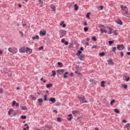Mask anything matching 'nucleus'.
<instances>
[{
	"mask_svg": "<svg viewBox=\"0 0 130 130\" xmlns=\"http://www.w3.org/2000/svg\"><path fill=\"white\" fill-rule=\"evenodd\" d=\"M78 99L80 101V103H88V102L86 100V99H85V96L84 95L78 96Z\"/></svg>",
	"mask_w": 130,
	"mask_h": 130,
	"instance_id": "f257e3e1",
	"label": "nucleus"
},
{
	"mask_svg": "<svg viewBox=\"0 0 130 130\" xmlns=\"http://www.w3.org/2000/svg\"><path fill=\"white\" fill-rule=\"evenodd\" d=\"M117 48L118 50H123V49H124V46L123 44H118L117 45Z\"/></svg>",
	"mask_w": 130,
	"mask_h": 130,
	"instance_id": "f03ea898",
	"label": "nucleus"
},
{
	"mask_svg": "<svg viewBox=\"0 0 130 130\" xmlns=\"http://www.w3.org/2000/svg\"><path fill=\"white\" fill-rule=\"evenodd\" d=\"M19 52L21 53H25L26 52V49L25 47H22L19 49Z\"/></svg>",
	"mask_w": 130,
	"mask_h": 130,
	"instance_id": "7ed1b4c3",
	"label": "nucleus"
},
{
	"mask_svg": "<svg viewBox=\"0 0 130 130\" xmlns=\"http://www.w3.org/2000/svg\"><path fill=\"white\" fill-rule=\"evenodd\" d=\"M26 53H27V54H31V53H32V49L26 47Z\"/></svg>",
	"mask_w": 130,
	"mask_h": 130,
	"instance_id": "20e7f679",
	"label": "nucleus"
},
{
	"mask_svg": "<svg viewBox=\"0 0 130 130\" xmlns=\"http://www.w3.org/2000/svg\"><path fill=\"white\" fill-rule=\"evenodd\" d=\"M122 10L125 11V14H127V13H128V9H127V7L124 6Z\"/></svg>",
	"mask_w": 130,
	"mask_h": 130,
	"instance_id": "39448f33",
	"label": "nucleus"
},
{
	"mask_svg": "<svg viewBox=\"0 0 130 130\" xmlns=\"http://www.w3.org/2000/svg\"><path fill=\"white\" fill-rule=\"evenodd\" d=\"M117 24H119V25H122V21L120 19L118 18L117 20L116 21Z\"/></svg>",
	"mask_w": 130,
	"mask_h": 130,
	"instance_id": "423d86ee",
	"label": "nucleus"
},
{
	"mask_svg": "<svg viewBox=\"0 0 130 130\" xmlns=\"http://www.w3.org/2000/svg\"><path fill=\"white\" fill-rule=\"evenodd\" d=\"M63 72H66V70L62 69V70H57V74H58L59 75H61V74H62V73H63Z\"/></svg>",
	"mask_w": 130,
	"mask_h": 130,
	"instance_id": "0eeeda50",
	"label": "nucleus"
},
{
	"mask_svg": "<svg viewBox=\"0 0 130 130\" xmlns=\"http://www.w3.org/2000/svg\"><path fill=\"white\" fill-rule=\"evenodd\" d=\"M49 101H51V102H52V103H55V101H56V100H55V98H51L49 99Z\"/></svg>",
	"mask_w": 130,
	"mask_h": 130,
	"instance_id": "6e6552de",
	"label": "nucleus"
},
{
	"mask_svg": "<svg viewBox=\"0 0 130 130\" xmlns=\"http://www.w3.org/2000/svg\"><path fill=\"white\" fill-rule=\"evenodd\" d=\"M18 52V49L16 48H13L12 50V53L13 54H15V53H17Z\"/></svg>",
	"mask_w": 130,
	"mask_h": 130,
	"instance_id": "1a4fd4ad",
	"label": "nucleus"
},
{
	"mask_svg": "<svg viewBox=\"0 0 130 130\" xmlns=\"http://www.w3.org/2000/svg\"><path fill=\"white\" fill-rule=\"evenodd\" d=\"M85 58V55L82 54L79 57V58L80 60H84V58Z\"/></svg>",
	"mask_w": 130,
	"mask_h": 130,
	"instance_id": "9d476101",
	"label": "nucleus"
},
{
	"mask_svg": "<svg viewBox=\"0 0 130 130\" xmlns=\"http://www.w3.org/2000/svg\"><path fill=\"white\" fill-rule=\"evenodd\" d=\"M129 126H130V124L129 123H128L127 124H126L125 125H124V127L125 128H127V129H129Z\"/></svg>",
	"mask_w": 130,
	"mask_h": 130,
	"instance_id": "9b49d317",
	"label": "nucleus"
},
{
	"mask_svg": "<svg viewBox=\"0 0 130 130\" xmlns=\"http://www.w3.org/2000/svg\"><path fill=\"white\" fill-rule=\"evenodd\" d=\"M108 64H110L111 66H112L113 64V61H112V59L108 60Z\"/></svg>",
	"mask_w": 130,
	"mask_h": 130,
	"instance_id": "f8f14e48",
	"label": "nucleus"
},
{
	"mask_svg": "<svg viewBox=\"0 0 130 130\" xmlns=\"http://www.w3.org/2000/svg\"><path fill=\"white\" fill-rule=\"evenodd\" d=\"M57 64H58V68H62V67H63V65L62 64V63H61V62H58Z\"/></svg>",
	"mask_w": 130,
	"mask_h": 130,
	"instance_id": "ddd939ff",
	"label": "nucleus"
},
{
	"mask_svg": "<svg viewBox=\"0 0 130 130\" xmlns=\"http://www.w3.org/2000/svg\"><path fill=\"white\" fill-rule=\"evenodd\" d=\"M40 34H42V35H43V36H45L46 34V31H40Z\"/></svg>",
	"mask_w": 130,
	"mask_h": 130,
	"instance_id": "4468645a",
	"label": "nucleus"
},
{
	"mask_svg": "<svg viewBox=\"0 0 130 130\" xmlns=\"http://www.w3.org/2000/svg\"><path fill=\"white\" fill-rule=\"evenodd\" d=\"M20 108L22 110H27V107L26 106H20Z\"/></svg>",
	"mask_w": 130,
	"mask_h": 130,
	"instance_id": "2eb2a0df",
	"label": "nucleus"
},
{
	"mask_svg": "<svg viewBox=\"0 0 130 130\" xmlns=\"http://www.w3.org/2000/svg\"><path fill=\"white\" fill-rule=\"evenodd\" d=\"M32 40H35V39H39V36L38 35H36L35 37H32Z\"/></svg>",
	"mask_w": 130,
	"mask_h": 130,
	"instance_id": "dca6fc26",
	"label": "nucleus"
},
{
	"mask_svg": "<svg viewBox=\"0 0 130 130\" xmlns=\"http://www.w3.org/2000/svg\"><path fill=\"white\" fill-rule=\"evenodd\" d=\"M69 117H70V118H68V120H69V121H70L72 120V119L73 118V115L72 114H69Z\"/></svg>",
	"mask_w": 130,
	"mask_h": 130,
	"instance_id": "f3484780",
	"label": "nucleus"
},
{
	"mask_svg": "<svg viewBox=\"0 0 130 130\" xmlns=\"http://www.w3.org/2000/svg\"><path fill=\"white\" fill-rule=\"evenodd\" d=\"M104 84H105V81H103L101 82V87H105V85H104Z\"/></svg>",
	"mask_w": 130,
	"mask_h": 130,
	"instance_id": "a211bd4d",
	"label": "nucleus"
},
{
	"mask_svg": "<svg viewBox=\"0 0 130 130\" xmlns=\"http://www.w3.org/2000/svg\"><path fill=\"white\" fill-rule=\"evenodd\" d=\"M104 8V7H103V6H101L98 8V10H99V11H102V10H103Z\"/></svg>",
	"mask_w": 130,
	"mask_h": 130,
	"instance_id": "6ab92c4d",
	"label": "nucleus"
},
{
	"mask_svg": "<svg viewBox=\"0 0 130 130\" xmlns=\"http://www.w3.org/2000/svg\"><path fill=\"white\" fill-rule=\"evenodd\" d=\"M67 75H69V72H66L64 74V75H63L64 79H67L68 78V76H67Z\"/></svg>",
	"mask_w": 130,
	"mask_h": 130,
	"instance_id": "aec40b11",
	"label": "nucleus"
},
{
	"mask_svg": "<svg viewBox=\"0 0 130 130\" xmlns=\"http://www.w3.org/2000/svg\"><path fill=\"white\" fill-rule=\"evenodd\" d=\"M52 74L51 75V76H52V77H54V76H55V75H56V72L55 71H54V70H53V71H52Z\"/></svg>",
	"mask_w": 130,
	"mask_h": 130,
	"instance_id": "412c9836",
	"label": "nucleus"
},
{
	"mask_svg": "<svg viewBox=\"0 0 130 130\" xmlns=\"http://www.w3.org/2000/svg\"><path fill=\"white\" fill-rule=\"evenodd\" d=\"M74 8H75V11H78V10L79 9V6H78V5L77 4H75L74 5Z\"/></svg>",
	"mask_w": 130,
	"mask_h": 130,
	"instance_id": "4be33fe9",
	"label": "nucleus"
},
{
	"mask_svg": "<svg viewBox=\"0 0 130 130\" xmlns=\"http://www.w3.org/2000/svg\"><path fill=\"white\" fill-rule=\"evenodd\" d=\"M46 87L47 88H51V87H52V83H50V84H47L46 85Z\"/></svg>",
	"mask_w": 130,
	"mask_h": 130,
	"instance_id": "5701e85b",
	"label": "nucleus"
},
{
	"mask_svg": "<svg viewBox=\"0 0 130 130\" xmlns=\"http://www.w3.org/2000/svg\"><path fill=\"white\" fill-rule=\"evenodd\" d=\"M51 8L52 10L54 11L55 12L56 9H55V6H53V5H51Z\"/></svg>",
	"mask_w": 130,
	"mask_h": 130,
	"instance_id": "b1692460",
	"label": "nucleus"
},
{
	"mask_svg": "<svg viewBox=\"0 0 130 130\" xmlns=\"http://www.w3.org/2000/svg\"><path fill=\"white\" fill-rule=\"evenodd\" d=\"M108 28L109 29L110 31L108 32L109 34H112V30L113 29L109 27Z\"/></svg>",
	"mask_w": 130,
	"mask_h": 130,
	"instance_id": "393cba45",
	"label": "nucleus"
},
{
	"mask_svg": "<svg viewBox=\"0 0 130 130\" xmlns=\"http://www.w3.org/2000/svg\"><path fill=\"white\" fill-rule=\"evenodd\" d=\"M82 54V51L80 50L78 51L77 53V55L78 56H80V54Z\"/></svg>",
	"mask_w": 130,
	"mask_h": 130,
	"instance_id": "a878e982",
	"label": "nucleus"
},
{
	"mask_svg": "<svg viewBox=\"0 0 130 130\" xmlns=\"http://www.w3.org/2000/svg\"><path fill=\"white\" fill-rule=\"evenodd\" d=\"M13 111H14V110L13 109H10L9 111H8V115H11V114L12 113V112H13Z\"/></svg>",
	"mask_w": 130,
	"mask_h": 130,
	"instance_id": "bb28decb",
	"label": "nucleus"
},
{
	"mask_svg": "<svg viewBox=\"0 0 130 130\" xmlns=\"http://www.w3.org/2000/svg\"><path fill=\"white\" fill-rule=\"evenodd\" d=\"M121 87H123L124 89H127V85L126 84H125V85L122 84Z\"/></svg>",
	"mask_w": 130,
	"mask_h": 130,
	"instance_id": "cd10ccee",
	"label": "nucleus"
},
{
	"mask_svg": "<svg viewBox=\"0 0 130 130\" xmlns=\"http://www.w3.org/2000/svg\"><path fill=\"white\" fill-rule=\"evenodd\" d=\"M104 55H105V53L104 52L100 53V56H104Z\"/></svg>",
	"mask_w": 130,
	"mask_h": 130,
	"instance_id": "c85d7f7f",
	"label": "nucleus"
},
{
	"mask_svg": "<svg viewBox=\"0 0 130 130\" xmlns=\"http://www.w3.org/2000/svg\"><path fill=\"white\" fill-rule=\"evenodd\" d=\"M112 51H113V52H114L115 53V52L116 51V47H113L112 48Z\"/></svg>",
	"mask_w": 130,
	"mask_h": 130,
	"instance_id": "c756f323",
	"label": "nucleus"
},
{
	"mask_svg": "<svg viewBox=\"0 0 130 130\" xmlns=\"http://www.w3.org/2000/svg\"><path fill=\"white\" fill-rule=\"evenodd\" d=\"M89 30V28L87 27H84V32H87V31Z\"/></svg>",
	"mask_w": 130,
	"mask_h": 130,
	"instance_id": "7c9ffc66",
	"label": "nucleus"
},
{
	"mask_svg": "<svg viewBox=\"0 0 130 130\" xmlns=\"http://www.w3.org/2000/svg\"><path fill=\"white\" fill-rule=\"evenodd\" d=\"M44 100L45 101H47V95L45 94L44 96Z\"/></svg>",
	"mask_w": 130,
	"mask_h": 130,
	"instance_id": "2f4dec72",
	"label": "nucleus"
},
{
	"mask_svg": "<svg viewBox=\"0 0 130 130\" xmlns=\"http://www.w3.org/2000/svg\"><path fill=\"white\" fill-rule=\"evenodd\" d=\"M4 93V89L3 88H0V94H3Z\"/></svg>",
	"mask_w": 130,
	"mask_h": 130,
	"instance_id": "473e14b6",
	"label": "nucleus"
},
{
	"mask_svg": "<svg viewBox=\"0 0 130 130\" xmlns=\"http://www.w3.org/2000/svg\"><path fill=\"white\" fill-rule=\"evenodd\" d=\"M8 51H9V52H12V53H13V49L12 48H9Z\"/></svg>",
	"mask_w": 130,
	"mask_h": 130,
	"instance_id": "72a5a7b5",
	"label": "nucleus"
},
{
	"mask_svg": "<svg viewBox=\"0 0 130 130\" xmlns=\"http://www.w3.org/2000/svg\"><path fill=\"white\" fill-rule=\"evenodd\" d=\"M114 102H115V100H113L111 101V103H110V105H113V104L114 103Z\"/></svg>",
	"mask_w": 130,
	"mask_h": 130,
	"instance_id": "f704fd0d",
	"label": "nucleus"
},
{
	"mask_svg": "<svg viewBox=\"0 0 130 130\" xmlns=\"http://www.w3.org/2000/svg\"><path fill=\"white\" fill-rule=\"evenodd\" d=\"M114 111L115 112H116V113H119V111L118 109H115L114 110Z\"/></svg>",
	"mask_w": 130,
	"mask_h": 130,
	"instance_id": "c9c22d12",
	"label": "nucleus"
},
{
	"mask_svg": "<svg viewBox=\"0 0 130 130\" xmlns=\"http://www.w3.org/2000/svg\"><path fill=\"white\" fill-rule=\"evenodd\" d=\"M38 102H39V103H42V102H43V100L42 99H39L38 100Z\"/></svg>",
	"mask_w": 130,
	"mask_h": 130,
	"instance_id": "e433bc0d",
	"label": "nucleus"
},
{
	"mask_svg": "<svg viewBox=\"0 0 130 130\" xmlns=\"http://www.w3.org/2000/svg\"><path fill=\"white\" fill-rule=\"evenodd\" d=\"M17 103L15 101H13V102H12V106H15V105H16V104Z\"/></svg>",
	"mask_w": 130,
	"mask_h": 130,
	"instance_id": "4c0bfd02",
	"label": "nucleus"
},
{
	"mask_svg": "<svg viewBox=\"0 0 130 130\" xmlns=\"http://www.w3.org/2000/svg\"><path fill=\"white\" fill-rule=\"evenodd\" d=\"M57 121H59V122H61V118L60 117H58L57 118Z\"/></svg>",
	"mask_w": 130,
	"mask_h": 130,
	"instance_id": "58836bf2",
	"label": "nucleus"
},
{
	"mask_svg": "<svg viewBox=\"0 0 130 130\" xmlns=\"http://www.w3.org/2000/svg\"><path fill=\"white\" fill-rule=\"evenodd\" d=\"M76 113H78V111H73V112H72V114H73V115H76Z\"/></svg>",
	"mask_w": 130,
	"mask_h": 130,
	"instance_id": "ea45409f",
	"label": "nucleus"
},
{
	"mask_svg": "<svg viewBox=\"0 0 130 130\" xmlns=\"http://www.w3.org/2000/svg\"><path fill=\"white\" fill-rule=\"evenodd\" d=\"M113 43H114V41H109V44L110 45H111L112 44H113Z\"/></svg>",
	"mask_w": 130,
	"mask_h": 130,
	"instance_id": "a19ab883",
	"label": "nucleus"
},
{
	"mask_svg": "<svg viewBox=\"0 0 130 130\" xmlns=\"http://www.w3.org/2000/svg\"><path fill=\"white\" fill-rule=\"evenodd\" d=\"M62 31V34H63V35H66L67 34V31L66 30H61Z\"/></svg>",
	"mask_w": 130,
	"mask_h": 130,
	"instance_id": "79ce46f5",
	"label": "nucleus"
},
{
	"mask_svg": "<svg viewBox=\"0 0 130 130\" xmlns=\"http://www.w3.org/2000/svg\"><path fill=\"white\" fill-rule=\"evenodd\" d=\"M92 40H93L94 41H97V39H96V37H92Z\"/></svg>",
	"mask_w": 130,
	"mask_h": 130,
	"instance_id": "37998d69",
	"label": "nucleus"
},
{
	"mask_svg": "<svg viewBox=\"0 0 130 130\" xmlns=\"http://www.w3.org/2000/svg\"><path fill=\"white\" fill-rule=\"evenodd\" d=\"M129 80H130L129 77H127V78H126V79H125L126 82H128V81H129Z\"/></svg>",
	"mask_w": 130,
	"mask_h": 130,
	"instance_id": "c03bdc74",
	"label": "nucleus"
},
{
	"mask_svg": "<svg viewBox=\"0 0 130 130\" xmlns=\"http://www.w3.org/2000/svg\"><path fill=\"white\" fill-rule=\"evenodd\" d=\"M21 118H22V119H26V116L22 115V116H21Z\"/></svg>",
	"mask_w": 130,
	"mask_h": 130,
	"instance_id": "a18cd8bd",
	"label": "nucleus"
},
{
	"mask_svg": "<svg viewBox=\"0 0 130 130\" xmlns=\"http://www.w3.org/2000/svg\"><path fill=\"white\" fill-rule=\"evenodd\" d=\"M39 3L43 5V0H39Z\"/></svg>",
	"mask_w": 130,
	"mask_h": 130,
	"instance_id": "49530a36",
	"label": "nucleus"
},
{
	"mask_svg": "<svg viewBox=\"0 0 130 130\" xmlns=\"http://www.w3.org/2000/svg\"><path fill=\"white\" fill-rule=\"evenodd\" d=\"M71 47H73V44L70 43L69 45V48H71Z\"/></svg>",
	"mask_w": 130,
	"mask_h": 130,
	"instance_id": "de8ad7c7",
	"label": "nucleus"
},
{
	"mask_svg": "<svg viewBox=\"0 0 130 130\" xmlns=\"http://www.w3.org/2000/svg\"><path fill=\"white\" fill-rule=\"evenodd\" d=\"M41 81H43L44 82V83H46V80H44V79H43V78H41Z\"/></svg>",
	"mask_w": 130,
	"mask_h": 130,
	"instance_id": "09e8293b",
	"label": "nucleus"
},
{
	"mask_svg": "<svg viewBox=\"0 0 130 130\" xmlns=\"http://www.w3.org/2000/svg\"><path fill=\"white\" fill-rule=\"evenodd\" d=\"M114 34H115V35H116V36H117V30H114Z\"/></svg>",
	"mask_w": 130,
	"mask_h": 130,
	"instance_id": "8fccbe9b",
	"label": "nucleus"
},
{
	"mask_svg": "<svg viewBox=\"0 0 130 130\" xmlns=\"http://www.w3.org/2000/svg\"><path fill=\"white\" fill-rule=\"evenodd\" d=\"M101 33L102 34H103V33L104 32V28H101Z\"/></svg>",
	"mask_w": 130,
	"mask_h": 130,
	"instance_id": "3c124183",
	"label": "nucleus"
},
{
	"mask_svg": "<svg viewBox=\"0 0 130 130\" xmlns=\"http://www.w3.org/2000/svg\"><path fill=\"white\" fill-rule=\"evenodd\" d=\"M19 33L20 34V36H22V37H23V36H24V34H23V32L22 31H19Z\"/></svg>",
	"mask_w": 130,
	"mask_h": 130,
	"instance_id": "603ef678",
	"label": "nucleus"
},
{
	"mask_svg": "<svg viewBox=\"0 0 130 130\" xmlns=\"http://www.w3.org/2000/svg\"><path fill=\"white\" fill-rule=\"evenodd\" d=\"M31 98H32V99H33V100H36V97H35L33 95H31Z\"/></svg>",
	"mask_w": 130,
	"mask_h": 130,
	"instance_id": "864d4df0",
	"label": "nucleus"
},
{
	"mask_svg": "<svg viewBox=\"0 0 130 130\" xmlns=\"http://www.w3.org/2000/svg\"><path fill=\"white\" fill-rule=\"evenodd\" d=\"M89 15H90V13H87V15H86V17H87V18H88V19H90V16H89Z\"/></svg>",
	"mask_w": 130,
	"mask_h": 130,
	"instance_id": "5fc2aeb1",
	"label": "nucleus"
},
{
	"mask_svg": "<svg viewBox=\"0 0 130 130\" xmlns=\"http://www.w3.org/2000/svg\"><path fill=\"white\" fill-rule=\"evenodd\" d=\"M61 42L62 43H63L66 42V40H64V39H61Z\"/></svg>",
	"mask_w": 130,
	"mask_h": 130,
	"instance_id": "6e6d98bb",
	"label": "nucleus"
},
{
	"mask_svg": "<svg viewBox=\"0 0 130 130\" xmlns=\"http://www.w3.org/2000/svg\"><path fill=\"white\" fill-rule=\"evenodd\" d=\"M64 44L65 45H69V42H64Z\"/></svg>",
	"mask_w": 130,
	"mask_h": 130,
	"instance_id": "4d7b16f0",
	"label": "nucleus"
},
{
	"mask_svg": "<svg viewBox=\"0 0 130 130\" xmlns=\"http://www.w3.org/2000/svg\"><path fill=\"white\" fill-rule=\"evenodd\" d=\"M39 50H42V49H43V46H41L39 48Z\"/></svg>",
	"mask_w": 130,
	"mask_h": 130,
	"instance_id": "13d9d810",
	"label": "nucleus"
},
{
	"mask_svg": "<svg viewBox=\"0 0 130 130\" xmlns=\"http://www.w3.org/2000/svg\"><path fill=\"white\" fill-rule=\"evenodd\" d=\"M100 27H101V28H105V26L103 24H101V25H100Z\"/></svg>",
	"mask_w": 130,
	"mask_h": 130,
	"instance_id": "bf43d9fd",
	"label": "nucleus"
},
{
	"mask_svg": "<svg viewBox=\"0 0 130 130\" xmlns=\"http://www.w3.org/2000/svg\"><path fill=\"white\" fill-rule=\"evenodd\" d=\"M66 26H67V25L66 24H63V25H62V27L63 28H66Z\"/></svg>",
	"mask_w": 130,
	"mask_h": 130,
	"instance_id": "052dcab7",
	"label": "nucleus"
},
{
	"mask_svg": "<svg viewBox=\"0 0 130 130\" xmlns=\"http://www.w3.org/2000/svg\"><path fill=\"white\" fill-rule=\"evenodd\" d=\"M121 56H123V52H120Z\"/></svg>",
	"mask_w": 130,
	"mask_h": 130,
	"instance_id": "680f3d73",
	"label": "nucleus"
},
{
	"mask_svg": "<svg viewBox=\"0 0 130 130\" xmlns=\"http://www.w3.org/2000/svg\"><path fill=\"white\" fill-rule=\"evenodd\" d=\"M63 23H64V21H62L61 23H60V25L62 26V25H63Z\"/></svg>",
	"mask_w": 130,
	"mask_h": 130,
	"instance_id": "e2e57ef3",
	"label": "nucleus"
},
{
	"mask_svg": "<svg viewBox=\"0 0 130 130\" xmlns=\"http://www.w3.org/2000/svg\"><path fill=\"white\" fill-rule=\"evenodd\" d=\"M53 112H54V113H57V111L56 110H54Z\"/></svg>",
	"mask_w": 130,
	"mask_h": 130,
	"instance_id": "0e129e2a",
	"label": "nucleus"
},
{
	"mask_svg": "<svg viewBox=\"0 0 130 130\" xmlns=\"http://www.w3.org/2000/svg\"><path fill=\"white\" fill-rule=\"evenodd\" d=\"M15 106H16V107H18L19 106V104H18L17 103H16L15 104Z\"/></svg>",
	"mask_w": 130,
	"mask_h": 130,
	"instance_id": "69168bd1",
	"label": "nucleus"
},
{
	"mask_svg": "<svg viewBox=\"0 0 130 130\" xmlns=\"http://www.w3.org/2000/svg\"><path fill=\"white\" fill-rule=\"evenodd\" d=\"M122 122H123L124 123H125V122H126V121L125 119H123L122 120Z\"/></svg>",
	"mask_w": 130,
	"mask_h": 130,
	"instance_id": "338daca9",
	"label": "nucleus"
},
{
	"mask_svg": "<svg viewBox=\"0 0 130 130\" xmlns=\"http://www.w3.org/2000/svg\"><path fill=\"white\" fill-rule=\"evenodd\" d=\"M97 47L95 46V45H93L92 47V48H96Z\"/></svg>",
	"mask_w": 130,
	"mask_h": 130,
	"instance_id": "774afa93",
	"label": "nucleus"
}]
</instances>
